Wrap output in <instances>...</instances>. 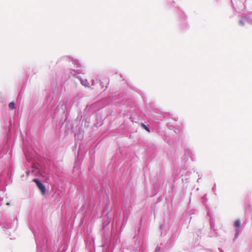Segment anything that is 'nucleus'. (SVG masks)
<instances>
[{
  "instance_id": "obj_3",
  "label": "nucleus",
  "mask_w": 252,
  "mask_h": 252,
  "mask_svg": "<svg viewBox=\"0 0 252 252\" xmlns=\"http://www.w3.org/2000/svg\"><path fill=\"white\" fill-rule=\"evenodd\" d=\"M235 226L238 228L241 226V222L240 220H237L235 222Z\"/></svg>"
},
{
  "instance_id": "obj_4",
  "label": "nucleus",
  "mask_w": 252,
  "mask_h": 252,
  "mask_svg": "<svg viewBox=\"0 0 252 252\" xmlns=\"http://www.w3.org/2000/svg\"><path fill=\"white\" fill-rule=\"evenodd\" d=\"M142 126L147 131H148L149 132H150L149 128L146 125H145L144 124H142Z\"/></svg>"
},
{
  "instance_id": "obj_2",
  "label": "nucleus",
  "mask_w": 252,
  "mask_h": 252,
  "mask_svg": "<svg viewBox=\"0 0 252 252\" xmlns=\"http://www.w3.org/2000/svg\"><path fill=\"white\" fill-rule=\"evenodd\" d=\"M9 108L11 109H15V103L14 102H11L9 104Z\"/></svg>"
},
{
  "instance_id": "obj_1",
  "label": "nucleus",
  "mask_w": 252,
  "mask_h": 252,
  "mask_svg": "<svg viewBox=\"0 0 252 252\" xmlns=\"http://www.w3.org/2000/svg\"><path fill=\"white\" fill-rule=\"evenodd\" d=\"M33 182L36 183L37 186L41 191L42 194H44L46 191V189L44 186L42 184L40 181L37 179H33Z\"/></svg>"
},
{
  "instance_id": "obj_5",
  "label": "nucleus",
  "mask_w": 252,
  "mask_h": 252,
  "mask_svg": "<svg viewBox=\"0 0 252 252\" xmlns=\"http://www.w3.org/2000/svg\"><path fill=\"white\" fill-rule=\"evenodd\" d=\"M7 205H9V203H7Z\"/></svg>"
}]
</instances>
